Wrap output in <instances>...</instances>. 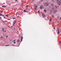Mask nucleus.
I'll return each instance as SVG.
<instances>
[{
	"label": "nucleus",
	"instance_id": "nucleus-1",
	"mask_svg": "<svg viewBox=\"0 0 61 61\" xmlns=\"http://www.w3.org/2000/svg\"><path fill=\"white\" fill-rule=\"evenodd\" d=\"M60 30L59 29H58V32H57V34L58 35H59L60 34V32L59 31Z\"/></svg>",
	"mask_w": 61,
	"mask_h": 61
},
{
	"label": "nucleus",
	"instance_id": "nucleus-2",
	"mask_svg": "<svg viewBox=\"0 0 61 61\" xmlns=\"http://www.w3.org/2000/svg\"><path fill=\"white\" fill-rule=\"evenodd\" d=\"M42 7H43V5H41L40 6V8L41 9H42Z\"/></svg>",
	"mask_w": 61,
	"mask_h": 61
},
{
	"label": "nucleus",
	"instance_id": "nucleus-3",
	"mask_svg": "<svg viewBox=\"0 0 61 61\" xmlns=\"http://www.w3.org/2000/svg\"><path fill=\"white\" fill-rule=\"evenodd\" d=\"M42 16L43 17H45V14H43L42 15Z\"/></svg>",
	"mask_w": 61,
	"mask_h": 61
},
{
	"label": "nucleus",
	"instance_id": "nucleus-4",
	"mask_svg": "<svg viewBox=\"0 0 61 61\" xmlns=\"http://www.w3.org/2000/svg\"><path fill=\"white\" fill-rule=\"evenodd\" d=\"M23 37H21V41H22L23 40Z\"/></svg>",
	"mask_w": 61,
	"mask_h": 61
},
{
	"label": "nucleus",
	"instance_id": "nucleus-5",
	"mask_svg": "<svg viewBox=\"0 0 61 61\" xmlns=\"http://www.w3.org/2000/svg\"><path fill=\"white\" fill-rule=\"evenodd\" d=\"M44 12H46V9H44Z\"/></svg>",
	"mask_w": 61,
	"mask_h": 61
},
{
	"label": "nucleus",
	"instance_id": "nucleus-6",
	"mask_svg": "<svg viewBox=\"0 0 61 61\" xmlns=\"http://www.w3.org/2000/svg\"><path fill=\"white\" fill-rule=\"evenodd\" d=\"M16 21L15 20L14 22V24H15V23H16Z\"/></svg>",
	"mask_w": 61,
	"mask_h": 61
},
{
	"label": "nucleus",
	"instance_id": "nucleus-7",
	"mask_svg": "<svg viewBox=\"0 0 61 61\" xmlns=\"http://www.w3.org/2000/svg\"><path fill=\"white\" fill-rule=\"evenodd\" d=\"M5 46H10L9 45H5Z\"/></svg>",
	"mask_w": 61,
	"mask_h": 61
},
{
	"label": "nucleus",
	"instance_id": "nucleus-8",
	"mask_svg": "<svg viewBox=\"0 0 61 61\" xmlns=\"http://www.w3.org/2000/svg\"><path fill=\"white\" fill-rule=\"evenodd\" d=\"M19 41H20L19 40H17V42H18V43H19Z\"/></svg>",
	"mask_w": 61,
	"mask_h": 61
},
{
	"label": "nucleus",
	"instance_id": "nucleus-9",
	"mask_svg": "<svg viewBox=\"0 0 61 61\" xmlns=\"http://www.w3.org/2000/svg\"><path fill=\"white\" fill-rule=\"evenodd\" d=\"M24 12H26V11L25 10H24Z\"/></svg>",
	"mask_w": 61,
	"mask_h": 61
},
{
	"label": "nucleus",
	"instance_id": "nucleus-10",
	"mask_svg": "<svg viewBox=\"0 0 61 61\" xmlns=\"http://www.w3.org/2000/svg\"><path fill=\"white\" fill-rule=\"evenodd\" d=\"M15 40H14L13 41V42H15Z\"/></svg>",
	"mask_w": 61,
	"mask_h": 61
},
{
	"label": "nucleus",
	"instance_id": "nucleus-11",
	"mask_svg": "<svg viewBox=\"0 0 61 61\" xmlns=\"http://www.w3.org/2000/svg\"><path fill=\"white\" fill-rule=\"evenodd\" d=\"M2 7H6V6H2Z\"/></svg>",
	"mask_w": 61,
	"mask_h": 61
},
{
	"label": "nucleus",
	"instance_id": "nucleus-12",
	"mask_svg": "<svg viewBox=\"0 0 61 61\" xmlns=\"http://www.w3.org/2000/svg\"><path fill=\"white\" fill-rule=\"evenodd\" d=\"M57 12V11L56 10H55V11L54 12V13H56Z\"/></svg>",
	"mask_w": 61,
	"mask_h": 61
},
{
	"label": "nucleus",
	"instance_id": "nucleus-13",
	"mask_svg": "<svg viewBox=\"0 0 61 61\" xmlns=\"http://www.w3.org/2000/svg\"><path fill=\"white\" fill-rule=\"evenodd\" d=\"M2 30L3 31V32H4V29H3V28L2 29Z\"/></svg>",
	"mask_w": 61,
	"mask_h": 61
},
{
	"label": "nucleus",
	"instance_id": "nucleus-14",
	"mask_svg": "<svg viewBox=\"0 0 61 61\" xmlns=\"http://www.w3.org/2000/svg\"><path fill=\"white\" fill-rule=\"evenodd\" d=\"M49 5V4H48V3L46 4L47 6H48Z\"/></svg>",
	"mask_w": 61,
	"mask_h": 61
},
{
	"label": "nucleus",
	"instance_id": "nucleus-15",
	"mask_svg": "<svg viewBox=\"0 0 61 61\" xmlns=\"http://www.w3.org/2000/svg\"><path fill=\"white\" fill-rule=\"evenodd\" d=\"M6 16H7V17H8V15H6Z\"/></svg>",
	"mask_w": 61,
	"mask_h": 61
},
{
	"label": "nucleus",
	"instance_id": "nucleus-16",
	"mask_svg": "<svg viewBox=\"0 0 61 61\" xmlns=\"http://www.w3.org/2000/svg\"><path fill=\"white\" fill-rule=\"evenodd\" d=\"M49 20H50V21H51V19H50Z\"/></svg>",
	"mask_w": 61,
	"mask_h": 61
},
{
	"label": "nucleus",
	"instance_id": "nucleus-17",
	"mask_svg": "<svg viewBox=\"0 0 61 61\" xmlns=\"http://www.w3.org/2000/svg\"><path fill=\"white\" fill-rule=\"evenodd\" d=\"M44 5H45L46 6V3H45L44 4Z\"/></svg>",
	"mask_w": 61,
	"mask_h": 61
},
{
	"label": "nucleus",
	"instance_id": "nucleus-18",
	"mask_svg": "<svg viewBox=\"0 0 61 61\" xmlns=\"http://www.w3.org/2000/svg\"><path fill=\"white\" fill-rule=\"evenodd\" d=\"M29 10H31V8H30L29 9H28Z\"/></svg>",
	"mask_w": 61,
	"mask_h": 61
},
{
	"label": "nucleus",
	"instance_id": "nucleus-19",
	"mask_svg": "<svg viewBox=\"0 0 61 61\" xmlns=\"http://www.w3.org/2000/svg\"><path fill=\"white\" fill-rule=\"evenodd\" d=\"M1 16H3L4 17H5V16L3 15H1Z\"/></svg>",
	"mask_w": 61,
	"mask_h": 61
},
{
	"label": "nucleus",
	"instance_id": "nucleus-20",
	"mask_svg": "<svg viewBox=\"0 0 61 61\" xmlns=\"http://www.w3.org/2000/svg\"><path fill=\"white\" fill-rule=\"evenodd\" d=\"M13 19H15V18H12Z\"/></svg>",
	"mask_w": 61,
	"mask_h": 61
},
{
	"label": "nucleus",
	"instance_id": "nucleus-21",
	"mask_svg": "<svg viewBox=\"0 0 61 61\" xmlns=\"http://www.w3.org/2000/svg\"><path fill=\"white\" fill-rule=\"evenodd\" d=\"M38 13H40V11H38Z\"/></svg>",
	"mask_w": 61,
	"mask_h": 61
},
{
	"label": "nucleus",
	"instance_id": "nucleus-22",
	"mask_svg": "<svg viewBox=\"0 0 61 61\" xmlns=\"http://www.w3.org/2000/svg\"><path fill=\"white\" fill-rule=\"evenodd\" d=\"M0 38H3L2 36Z\"/></svg>",
	"mask_w": 61,
	"mask_h": 61
},
{
	"label": "nucleus",
	"instance_id": "nucleus-23",
	"mask_svg": "<svg viewBox=\"0 0 61 61\" xmlns=\"http://www.w3.org/2000/svg\"><path fill=\"white\" fill-rule=\"evenodd\" d=\"M14 44H15L16 43L15 42H14Z\"/></svg>",
	"mask_w": 61,
	"mask_h": 61
},
{
	"label": "nucleus",
	"instance_id": "nucleus-24",
	"mask_svg": "<svg viewBox=\"0 0 61 61\" xmlns=\"http://www.w3.org/2000/svg\"><path fill=\"white\" fill-rule=\"evenodd\" d=\"M59 3H60V4L61 3V2H60V1H59Z\"/></svg>",
	"mask_w": 61,
	"mask_h": 61
},
{
	"label": "nucleus",
	"instance_id": "nucleus-25",
	"mask_svg": "<svg viewBox=\"0 0 61 61\" xmlns=\"http://www.w3.org/2000/svg\"><path fill=\"white\" fill-rule=\"evenodd\" d=\"M58 5H60V4L59 3H58Z\"/></svg>",
	"mask_w": 61,
	"mask_h": 61
},
{
	"label": "nucleus",
	"instance_id": "nucleus-26",
	"mask_svg": "<svg viewBox=\"0 0 61 61\" xmlns=\"http://www.w3.org/2000/svg\"><path fill=\"white\" fill-rule=\"evenodd\" d=\"M28 7V5H27L26 6V7Z\"/></svg>",
	"mask_w": 61,
	"mask_h": 61
},
{
	"label": "nucleus",
	"instance_id": "nucleus-27",
	"mask_svg": "<svg viewBox=\"0 0 61 61\" xmlns=\"http://www.w3.org/2000/svg\"><path fill=\"white\" fill-rule=\"evenodd\" d=\"M52 17H54V16L52 15Z\"/></svg>",
	"mask_w": 61,
	"mask_h": 61
},
{
	"label": "nucleus",
	"instance_id": "nucleus-28",
	"mask_svg": "<svg viewBox=\"0 0 61 61\" xmlns=\"http://www.w3.org/2000/svg\"><path fill=\"white\" fill-rule=\"evenodd\" d=\"M55 7L56 8H57V7L56 6H55Z\"/></svg>",
	"mask_w": 61,
	"mask_h": 61
},
{
	"label": "nucleus",
	"instance_id": "nucleus-29",
	"mask_svg": "<svg viewBox=\"0 0 61 61\" xmlns=\"http://www.w3.org/2000/svg\"><path fill=\"white\" fill-rule=\"evenodd\" d=\"M0 15H2V14H1L0 13Z\"/></svg>",
	"mask_w": 61,
	"mask_h": 61
},
{
	"label": "nucleus",
	"instance_id": "nucleus-30",
	"mask_svg": "<svg viewBox=\"0 0 61 61\" xmlns=\"http://www.w3.org/2000/svg\"><path fill=\"white\" fill-rule=\"evenodd\" d=\"M8 37V36H6V38H7Z\"/></svg>",
	"mask_w": 61,
	"mask_h": 61
},
{
	"label": "nucleus",
	"instance_id": "nucleus-31",
	"mask_svg": "<svg viewBox=\"0 0 61 61\" xmlns=\"http://www.w3.org/2000/svg\"><path fill=\"white\" fill-rule=\"evenodd\" d=\"M2 21L3 22H4V23H5V22H4V21H3V20H2Z\"/></svg>",
	"mask_w": 61,
	"mask_h": 61
},
{
	"label": "nucleus",
	"instance_id": "nucleus-32",
	"mask_svg": "<svg viewBox=\"0 0 61 61\" xmlns=\"http://www.w3.org/2000/svg\"><path fill=\"white\" fill-rule=\"evenodd\" d=\"M0 19H2V18L1 17H0Z\"/></svg>",
	"mask_w": 61,
	"mask_h": 61
},
{
	"label": "nucleus",
	"instance_id": "nucleus-33",
	"mask_svg": "<svg viewBox=\"0 0 61 61\" xmlns=\"http://www.w3.org/2000/svg\"><path fill=\"white\" fill-rule=\"evenodd\" d=\"M8 20H10V19H8Z\"/></svg>",
	"mask_w": 61,
	"mask_h": 61
},
{
	"label": "nucleus",
	"instance_id": "nucleus-34",
	"mask_svg": "<svg viewBox=\"0 0 61 61\" xmlns=\"http://www.w3.org/2000/svg\"><path fill=\"white\" fill-rule=\"evenodd\" d=\"M35 7H37V6H36Z\"/></svg>",
	"mask_w": 61,
	"mask_h": 61
},
{
	"label": "nucleus",
	"instance_id": "nucleus-35",
	"mask_svg": "<svg viewBox=\"0 0 61 61\" xmlns=\"http://www.w3.org/2000/svg\"><path fill=\"white\" fill-rule=\"evenodd\" d=\"M53 29H55V28H53Z\"/></svg>",
	"mask_w": 61,
	"mask_h": 61
},
{
	"label": "nucleus",
	"instance_id": "nucleus-36",
	"mask_svg": "<svg viewBox=\"0 0 61 61\" xmlns=\"http://www.w3.org/2000/svg\"><path fill=\"white\" fill-rule=\"evenodd\" d=\"M4 32H5V33L6 32V31L5 30L4 31Z\"/></svg>",
	"mask_w": 61,
	"mask_h": 61
},
{
	"label": "nucleus",
	"instance_id": "nucleus-37",
	"mask_svg": "<svg viewBox=\"0 0 61 61\" xmlns=\"http://www.w3.org/2000/svg\"><path fill=\"white\" fill-rule=\"evenodd\" d=\"M60 20H61V17H60Z\"/></svg>",
	"mask_w": 61,
	"mask_h": 61
},
{
	"label": "nucleus",
	"instance_id": "nucleus-38",
	"mask_svg": "<svg viewBox=\"0 0 61 61\" xmlns=\"http://www.w3.org/2000/svg\"><path fill=\"white\" fill-rule=\"evenodd\" d=\"M1 13H3V11H1Z\"/></svg>",
	"mask_w": 61,
	"mask_h": 61
},
{
	"label": "nucleus",
	"instance_id": "nucleus-39",
	"mask_svg": "<svg viewBox=\"0 0 61 61\" xmlns=\"http://www.w3.org/2000/svg\"><path fill=\"white\" fill-rule=\"evenodd\" d=\"M35 8V9H36V8Z\"/></svg>",
	"mask_w": 61,
	"mask_h": 61
},
{
	"label": "nucleus",
	"instance_id": "nucleus-40",
	"mask_svg": "<svg viewBox=\"0 0 61 61\" xmlns=\"http://www.w3.org/2000/svg\"><path fill=\"white\" fill-rule=\"evenodd\" d=\"M61 43V42L60 41V42H59V43Z\"/></svg>",
	"mask_w": 61,
	"mask_h": 61
},
{
	"label": "nucleus",
	"instance_id": "nucleus-41",
	"mask_svg": "<svg viewBox=\"0 0 61 61\" xmlns=\"http://www.w3.org/2000/svg\"><path fill=\"white\" fill-rule=\"evenodd\" d=\"M4 18H5V17H4Z\"/></svg>",
	"mask_w": 61,
	"mask_h": 61
},
{
	"label": "nucleus",
	"instance_id": "nucleus-42",
	"mask_svg": "<svg viewBox=\"0 0 61 61\" xmlns=\"http://www.w3.org/2000/svg\"><path fill=\"white\" fill-rule=\"evenodd\" d=\"M51 6H53V4H51Z\"/></svg>",
	"mask_w": 61,
	"mask_h": 61
},
{
	"label": "nucleus",
	"instance_id": "nucleus-43",
	"mask_svg": "<svg viewBox=\"0 0 61 61\" xmlns=\"http://www.w3.org/2000/svg\"><path fill=\"white\" fill-rule=\"evenodd\" d=\"M0 16H2V15H1V14H0Z\"/></svg>",
	"mask_w": 61,
	"mask_h": 61
},
{
	"label": "nucleus",
	"instance_id": "nucleus-44",
	"mask_svg": "<svg viewBox=\"0 0 61 61\" xmlns=\"http://www.w3.org/2000/svg\"><path fill=\"white\" fill-rule=\"evenodd\" d=\"M13 25H14V26H15V25H14V24H13Z\"/></svg>",
	"mask_w": 61,
	"mask_h": 61
},
{
	"label": "nucleus",
	"instance_id": "nucleus-45",
	"mask_svg": "<svg viewBox=\"0 0 61 61\" xmlns=\"http://www.w3.org/2000/svg\"><path fill=\"white\" fill-rule=\"evenodd\" d=\"M54 8H53V7L52 8V9H54Z\"/></svg>",
	"mask_w": 61,
	"mask_h": 61
},
{
	"label": "nucleus",
	"instance_id": "nucleus-46",
	"mask_svg": "<svg viewBox=\"0 0 61 61\" xmlns=\"http://www.w3.org/2000/svg\"><path fill=\"white\" fill-rule=\"evenodd\" d=\"M11 27H13V26H11Z\"/></svg>",
	"mask_w": 61,
	"mask_h": 61
},
{
	"label": "nucleus",
	"instance_id": "nucleus-47",
	"mask_svg": "<svg viewBox=\"0 0 61 61\" xmlns=\"http://www.w3.org/2000/svg\"><path fill=\"white\" fill-rule=\"evenodd\" d=\"M15 1H17V0H15Z\"/></svg>",
	"mask_w": 61,
	"mask_h": 61
},
{
	"label": "nucleus",
	"instance_id": "nucleus-48",
	"mask_svg": "<svg viewBox=\"0 0 61 61\" xmlns=\"http://www.w3.org/2000/svg\"><path fill=\"white\" fill-rule=\"evenodd\" d=\"M43 0H41V2H42V1H43Z\"/></svg>",
	"mask_w": 61,
	"mask_h": 61
},
{
	"label": "nucleus",
	"instance_id": "nucleus-49",
	"mask_svg": "<svg viewBox=\"0 0 61 61\" xmlns=\"http://www.w3.org/2000/svg\"><path fill=\"white\" fill-rule=\"evenodd\" d=\"M57 18H58V17Z\"/></svg>",
	"mask_w": 61,
	"mask_h": 61
},
{
	"label": "nucleus",
	"instance_id": "nucleus-50",
	"mask_svg": "<svg viewBox=\"0 0 61 61\" xmlns=\"http://www.w3.org/2000/svg\"><path fill=\"white\" fill-rule=\"evenodd\" d=\"M16 15V16L17 15Z\"/></svg>",
	"mask_w": 61,
	"mask_h": 61
}]
</instances>
